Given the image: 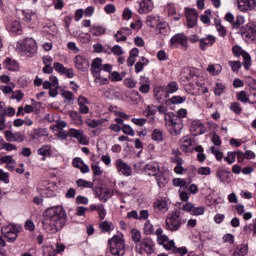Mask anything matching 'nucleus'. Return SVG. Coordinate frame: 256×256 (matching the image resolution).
<instances>
[{
	"label": "nucleus",
	"instance_id": "obj_34",
	"mask_svg": "<svg viewBox=\"0 0 256 256\" xmlns=\"http://www.w3.org/2000/svg\"><path fill=\"white\" fill-rule=\"evenodd\" d=\"M4 67L8 71H19V62L11 58H6L4 61Z\"/></svg>",
	"mask_w": 256,
	"mask_h": 256
},
{
	"label": "nucleus",
	"instance_id": "obj_58",
	"mask_svg": "<svg viewBox=\"0 0 256 256\" xmlns=\"http://www.w3.org/2000/svg\"><path fill=\"white\" fill-rule=\"evenodd\" d=\"M173 186L180 187V188L187 187V181H185V179L183 178H174Z\"/></svg>",
	"mask_w": 256,
	"mask_h": 256
},
{
	"label": "nucleus",
	"instance_id": "obj_41",
	"mask_svg": "<svg viewBox=\"0 0 256 256\" xmlns=\"http://www.w3.org/2000/svg\"><path fill=\"white\" fill-rule=\"evenodd\" d=\"M99 229L103 233H110V231L115 229V226L113 225V222L103 221L99 224Z\"/></svg>",
	"mask_w": 256,
	"mask_h": 256
},
{
	"label": "nucleus",
	"instance_id": "obj_39",
	"mask_svg": "<svg viewBox=\"0 0 256 256\" xmlns=\"http://www.w3.org/2000/svg\"><path fill=\"white\" fill-rule=\"evenodd\" d=\"M249 251V246L247 244H240L234 250L233 256H245Z\"/></svg>",
	"mask_w": 256,
	"mask_h": 256
},
{
	"label": "nucleus",
	"instance_id": "obj_36",
	"mask_svg": "<svg viewBox=\"0 0 256 256\" xmlns=\"http://www.w3.org/2000/svg\"><path fill=\"white\" fill-rule=\"evenodd\" d=\"M101 67H103V60L101 58H95L92 61L90 71L92 74L101 73V71H102Z\"/></svg>",
	"mask_w": 256,
	"mask_h": 256
},
{
	"label": "nucleus",
	"instance_id": "obj_47",
	"mask_svg": "<svg viewBox=\"0 0 256 256\" xmlns=\"http://www.w3.org/2000/svg\"><path fill=\"white\" fill-rule=\"evenodd\" d=\"M131 239L135 245H139L141 241V231L139 229L134 228L131 230Z\"/></svg>",
	"mask_w": 256,
	"mask_h": 256
},
{
	"label": "nucleus",
	"instance_id": "obj_6",
	"mask_svg": "<svg viewBox=\"0 0 256 256\" xmlns=\"http://www.w3.org/2000/svg\"><path fill=\"white\" fill-rule=\"evenodd\" d=\"M2 235L9 243L17 240L19 233H21V226L17 224H8L1 229Z\"/></svg>",
	"mask_w": 256,
	"mask_h": 256
},
{
	"label": "nucleus",
	"instance_id": "obj_27",
	"mask_svg": "<svg viewBox=\"0 0 256 256\" xmlns=\"http://www.w3.org/2000/svg\"><path fill=\"white\" fill-rule=\"evenodd\" d=\"M157 35L160 37H167L169 33H171V28H169V24L165 21L160 22L156 27Z\"/></svg>",
	"mask_w": 256,
	"mask_h": 256
},
{
	"label": "nucleus",
	"instance_id": "obj_10",
	"mask_svg": "<svg viewBox=\"0 0 256 256\" xmlns=\"http://www.w3.org/2000/svg\"><path fill=\"white\" fill-rule=\"evenodd\" d=\"M170 45L171 47H181L183 51H187V49H189V42L187 40V36H185V34L183 33H178L174 35L170 39Z\"/></svg>",
	"mask_w": 256,
	"mask_h": 256
},
{
	"label": "nucleus",
	"instance_id": "obj_7",
	"mask_svg": "<svg viewBox=\"0 0 256 256\" xmlns=\"http://www.w3.org/2000/svg\"><path fill=\"white\" fill-rule=\"evenodd\" d=\"M143 171L149 175V177H155L158 173H167L168 169L160 162L150 161L144 166Z\"/></svg>",
	"mask_w": 256,
	"mask_h": 256
},
{
	"label": "nucleus",
	"instance_id": "obj_23",
	"mask_svg": "<svg viewBox=\"0 0 256 256\" xmlns=\"http://www.w3.org/2000/svg\"><path fill=\"white\" fill-rule=\"evenodd\" d=\"M216 177L220 183H231V173L223 168H218L216 171Z\"/></svg>",
	"mask_w": 256,
	"mask_h": 256
},
{
	"label": "nucleus",
	"instance_id": "obj_3",
	"mask_svg": "<svg viewBox=\"0 0 256 256\" xmlns=\"http://www.w3.org/2000/svg\"><path fill=\"white\" fill-rule=\"evenodd\" d=\"M109 249L111 255L114 256H123L125 255V240L123 235H114L109 240Z\"/></svg>",
	"mask_w": 256,
	"mask_h": 256
},
{
	"label": "nucleus",
	"instance_id": "obj_61",
	"mask_svg": "<svg viewBox=\"0 0 256 256\" xmlns=\"http://www.w3.org/2000/svg\"><path fill=\"white\" fill-rule=\"evenodd\" d=\"M78 39H80L82 43H89V41H91V35H89V33L80 32L78 34Z\"/></svg>",
	"mask_w": 256,
	"mask_h": 256
},
{
	"label": "nucleus",
	"instance_id": "obj_46",
	"mask_svg": "<svg viewBox=\"0 0 256 256\" xmlns=\"http://www.w3.org/2000/svg\"><path fill=\"white\" fill-rule=\"evenodd\" d=\"M164 89L166 90V93L170 95L179 91V85L177 82H170L167 84V86H164Z\"/></svg>",
	"mask_w": 256,
	"mask_h": 256
},
{
	"label": "nucleus",
	"instance_id": "obj_53",
	"mask_svg": "<svg viewBox=\"0 0 256 256\" xmlns=\"http://www.w3.org/2000/svg\"><path fill=\"white\" fill-rule=\"evenodd\" d=\"M237 100L241 101V103H251V99L249 98V95H247V92L241 91L237 94Z\"/></svg>",
	"mask_w": 256,
	"mask_h": 256
},
{
	"label": "nucleus",
	"instance_id": "obj_54",
	"mask_svg": "<svg viewBox=\"0 0 256 256\" xmlns=\"http://www.w3.org/2000/svg\"><path fill=\"white\" fill-rule=\"evenodd\" d=\"M230 111L236 115H240V113L243 111V108H241V104H239V102H232L230 104Z\"/></svg>",
	"mask_w": 256,
	"mask_h": 256
},
{
	"label": "nucleus",
	"instance_id": "obj_19",
	"mask_svg": "<svg viewBox=\"0 0 256 256\" xmlns=\"http://www.w3.org/2000/svg\"><path fill=\"white\" fill-rule=\"evenodd\" d=\"M155 9V4L151 0H142L139 3L138 13L140 15H145L147 13H151Z\"/></svg>",
	"mask_w": 256,
	"mask_h": 256
},
{
	"label": "nucleus",
	"instance_id": "obj_64",
	"mask_svg": "<svg viewBox=\"0 0 256 256\" xmlns=\"http://www.w3.org/2000/svg\"><path fill=\"white\" fill-rule=\"evenodd\" d=\"M198 175L201 176H208L211 175V168L210 167H200L197 170Z\"/></svg>",
	"mask_w": 256,
	"mask_h": 256
},
{
	"label": "nucleus",
	"instance_id": "obj_59",
	"mask_svg": "<svg viewBox=\"0 0 256 256\" xmlns=\"http://www.w3.org/2000/svg\"><path fill=\"white\" fill-rule=\"evenodd\" d=\"M43 255L44 256H53V255H57V252L53 246H46V247H44Z\"/></svg>",
	"mask_w": 256,
	"mask_h": 256
},
{
	"label": "nucleus",
	"instance_id": "obj_62",
	"mask_svg": "<svg viewBox=\"0 0 256 256\" xmlns=\"http://www.w3.org/2000/svg\"><path fill=\"white\" fill-rule=\"evenodd\" d=\"M228 64L234 73H237L241 69V61H229Z\"/></svg>",
	"mask_w": 256,
	"mask_h": 256
},
{
	"label": "nucleus",
	"instance_id": "obj_60",
	"mask_svg": "<svg viewBox=\"0 0 256 256\" xmlns=\"http://www.w3.org/2000/svg\"><path fill=\"white\" fill-rule=\"evenodd\" d=\"M211 10H206L205 13L201 16L200 20L204 24H209L211 23Z\"/></svg>",
	"mask_w": 256,
	"mask_h": 256
},
{
	"label": "nucleus",
	"instance_id": "obj_26",
	"mask_svg": "<svg viewBox=\"0 0 256 256\" xmlns=\"http://www.w3.org/2000/svg\"><path fill=\"white\" fill-rule=\"evenodd\" d=\"M78 106H79V113H82L83 115H87L89 113V106L91 102H89V99L85 96H79L78 97Z\"/></svg>",
	"mask_w": 256,
	"mask_h": 256
},
{
	"label": "nucleus",
	"instance_id": "obj_48",
	"mask_svg": "<svg viewBox=\"0 0 256 256\" xmlns=\"http://www.w3.org/2000/svg\"><path fill=\"white\" fill-rule=\"evenodd\" d=\"M152 140L156 141V143H161V141H163V130L154 129L152 132Z\"/></svg>",
	"mask_w": 256,
	"mask_h": 256
},
{
	"label": "nucleus",
	"instance_id": "obj_4",
	"mask_svg": "<svg viewBox=\"0 0 256 256\" xmlns=\"http://www.w3.org/2000/svg\"><path fill=\"white\" fill-rule=\"evenodd\" d=\"M135 250L140 255H143V253L153 255V253H155V241H153L151 237H145L140 243L135 245Z\"/></svg>",
	"mask_w": 256,
	"mask_h": 256
},
{
	"label": "nucleus",
	"instance_id": "obj_55",
	"mask_svg": "<svg viewBox=\"0 0 256 256\" xmlns=\"http://www.w3.org/2000/svg\"><path fill=\"white\" fill-rule=\"evenodd\" d=\"M91 169H92V173H93V175H95V177H99V176L103 175V170H101L99 163H92Z\"/></svg>",
	"mask_w": 256,
	"mask_h": 256
},
{
	"label": "nucleus",
	"instance_id": "obj_51",
	"mask_svg": "<svg viewBox=\"0 0 256 256\" xmlns=\"http://www.w3.org/2000/svg\"><path fill=\"white\" fill-rule=\"evenodd\" d=\"M124 77H125V72L119 73L117 71H114V72L110 73V75H109V79H111L114 82L123 81Z\"/></svg>",
	"mask_w": 256,
	"mask_h": 256
},
{
	"label": "nucleus",
	"instance_id": "obj_1",
	"mask_svg": "<svg viewBox=\"0 0 256 256\" xmlns=\"http://www.w3.org/2000/svg\"><path fill=\"white\" fill-rule=\"evenodd\" d=\"M43 229L49 233H57L67 225V212L61 206L47 208L43 213Z\"/></svg>",
	"mask_w": 256,
	"mask_h": 256
},
{
	"label": "nucleus",
	"instance_id": "obj_50",
	"mask_svg": "<svg viewBox=\"0 0 256 256\" xmlns=\"http://www.w3.org/2000/svg\"><path fill=\"white\" fill-rule=\"evenodd\" d=\"M77 187H82L84 189H93V182H89L85 179H78L76 181Z\"/></svg>",
	"mask_w": 256,
	"mask_h": 256
},
{
	"label": "nucleus",
	"instance_id": "obj_21",
	"mask_svg": "<svg viewBox=\"0 0 256 256\" xmlns=\"http://www.w3.org/2000/svg\"><path fill=\"white\" fill-rule=\"evenodd\" d=\"M156 213H167L169 211V202L166 199H158L153 204Z\"/></svg>",
	"mask_w": 256,
	"mask_h": 256
},
{
	"label": "nucleus",
	"instance_id": "obj_25",
	"mask_svg": "<svg viewBox=\"0 0 256 256\" xmlns=\"http://www.w3.org/2000/svg\"><path fill=\"white\" fill-rule=\"evenodd\" d=\"M217 38L213 35H207L205 38L199 40L201 51H205L207 47H213Z\"/></svg>",
	"mask_w": 256,
	"mask_h": 256
},
{
	"label": "nucleus",
	"instance_id": "obj_33",
	"mask_svg": "<svg viewBox=\"0 0 256 256\" xmlns=\"http://www.w3.org/2000/svg\"><path fill=\"white\" fill-rule=\"evenodd\" d=\"M157 182L158 187L163 189L167 183H169V179L167 178V172H159L157 175L154 176Z\"/></svg>",
	"mask_w": 256,
	"mask_h": 256
},
{
	"label": "nucleus",
	"instance_id": "obj_57",
	"mask_svg": "<svg viewBox=\"0 0 256 256\" xmlns=\"http://www.w3.org/2000/svg\"><path fill=\"white\" fill-rule=\"evenodd\" d=\"M242 57L244 59L243 61L244 69L249 70V67H251V55H249V53L246 52L243 54Z\"/></svg>",
	"mask_w": 256,
	"mask_h": 256
},
{
	"label": "nucleus",
	"instance_id": "obj_32",
	"mask_svg": "<svg viewBox=\"0 0 256 256\" xmlns=\"http://www.w3.org/2000/svg\"><path fill=\"white\" fill-rule=\"evenodd\" d=\"M72 163L73 167H75L76 169H80L81 173H89V166L85 164V162H83L81 158H74Z\"/></svg>",
	"mask_w": 256,
	"mask_h": 256
},
{
	"label": "nucleus",
	"instance_id": "obj_56",
	"mask_svg": "<svg viewBox=\"0 0 256 256\" xmlns=\"http://www.w3.org/2000/svg\"><path fill=\"white\" fill-rule=\"evenodd\" d=\"M122 132L124 135H130V137H135V130L130 125L124 124L122 126Z\"/></svg>",
	"mask_w": 256,
	"mask_h": 256
},
{
	"label": "nucleus",
	"instance_id": "obj_35",
	"mask_svg": "<svg viewBox=\"0 0 256 256\" xmlns=\"http://www.w3.org/2000/svg\"><path fill=\"white\" fill-rule=\"evenodd\" d=\"M161 22V16L159 15H149L146 18V25H148V27H151L152 29H154V27H157V25H159V23Z\"/></svg>",
	"mask_w": 256,
	"mask_h": 256
},
{
	"label": "nucleus",
	"instance_id": "obj_9",
	"mask_svg": "<svg viewBox=\"0 0 256 256\" xmlns=\"http://www.w3.org/2000/svg\"><path fill=\"white\" fill-rule=\"evenodd\" d=\"M37 189L42 197H55L56 186L52 182L44 180L38 184Z\"/></svg>",
	"mask_w": 256,
	"mask_h": 256
},
{
	"label": "nucleus",
	"instance_id": "obj_18",
	"mask_svg": "<svg viewBox=\"0 0 256 256\" xmlns=\"http://www.w3.org/2000/svg\"><path fill=\"white\" fill-rule=\"evenodd\" d=\"M186 19H187V25L190 29L195 27V25H197V19H199V14H197V10L187 8Z\"/></svg>",
	"mask_w": 256,
	"mask_h": 256
},
{
	"label": "nucleus",
	"instance_id": "obj_12",
	"mask_svg": "<svg viewBox=\"0 0 256 256\" xmlns=\"http://www.w3.org/2000/svg\"><path fill=\"white\" fill-rule=\"evenodd\" d=\"M166 127L169 133L172 134L174 137H177V135H181V131H183V123L181 122V120L173 118L166 123Z\"/></svg>",
	"mask_w": 256,
	"mask_h": 256
},
{
	"label": "nucleus",
	"instance_id": "obj_40",
	"mask_svg": "<svg viewBox=\"0 0 256 256\" xmlns=\"http://www.w3.org/2000/svg\"><path fill=\"white\" fill-rule=\"evenodd\" d=\"M69 115H70V118L72 119L74 125H76L77 127H81V125H83V118L81 117L79 112L71 111L69 113Z\"/></svg>",
	"mask_w": 256,
	"mask_h": 256
},
{
	"label": "nucleus",
	"instance_id": "obj_42",
	"mask_svg": "<svg viewBox=\"0 0 256 256\" xmlns=\"http://www.w3.org/2000/svg\"><path fill=\"white\" fill-rule=\"evenodd\" d=\"M92 76L94 77V83L97 85H109V79L101 76V72H96Z\"/></svg>",
	"mask_w": 256,
	"mask_h": 256
},
{
	"label": "nucleus",
	"instance_id": "obj_14",
	"mask_svg": "<svg viewBox=\"0 0 256 256\" xmlns=\"http://www.w3.org/2000/svg\"><path fill=\"white\" fill-rule=\"evenodd\" d=\"M237 7L241 13H249L255 11L256 0H237Z\"/></svg>",
	"mask_w": 256,
	"mask_h": 256
},
{
	"label": "nucleus",
	"instance_id": "obj_15",
	"mask_svg": "<svg viewBox=\"0 0 256 256\" xmlns=\"http://www.w3.org/2000/svg\"><path fill=\"white\" fill-rule=\"evenodd\" d=\"M22 13L24 16V22L30 27H35V25L39 23L37 13L33 12L32 10H23Z\"/></svg>",
	"mask_w": 256,
	"mask_h": 256
},
{
	"label": "nucleus",
	"instance_id": "obj_44",
	"mask_svg": "<svg viewBox=\"0 0 256 256\" xmlns=\"http://www.w3.org/2000/svg\"><path fill=\"white\" fill-rule=\"evenodd\" d=\"M207 71L208 73H210V75H219V73L223 71V67L221 66V64H210L207 67Z\"/></svg>",
	"mask_w": 256,
	"mask_h": 256
},
{
	"label": "nucleus",
	"instance_id": "obj_11",
	"mask_svg": "<svg viewBox=\"0 0 256 256\" xmlns=\"http://www.w3.org/2000/svg\"><path fill=\"white\" fill-rule=\"evenodd\" d=\"M117 173L124 175V177H131L133 175V168L127 164L123 159H117L115 162Z\"/></svg>",
	"mask_w": 256,
	"mask_h": 256
},
{
	"label": "nucleus",
	"instance_id": "obj_5",
	"mask_svg": "<svg viewBox=\"0 0 256 256\" xmlns=\"http://www.w3.org/2000/svg\"><path fill=\"white\" fill-rule=\"evenodd\" d=\"M188 75H184L185 79L192 85L193 90H199L202 85H205V79L199 75V70L190 69L187 70Z\"/></svg>",
	"mask_w": 256,
	"mask_h": 256
},
{
	"label": "nucleus",
	"instance_id": "obj_63",
	"mask_svg": "<svg viewBox=\"0 0 256 256\" xmlns=\"http://www.w3.org/2000/svg\"><path fill=\"white\" fill-rule=\"evenodd\" d=\"M111 52L113 53V55H116L117 57H121V55H123L124 53L123 48L119 45H114L111 48Z\"/></svg>",
	"mask_w": 256,
	"mask_h": 256
},
{
	"label": "nucleus",
	"instance_id": "obj_28",
	"mask_svg": "<svg viewBox=\"0 0 256 256\" xmlns=\"http://www.w3.org/2000/svg\"><path fill=\"white\" fill-rule=\"evenodd\" d=\"M131 33H132L131 28L123 27L117 31L114 37L117 43H119L121 41H127V35H131Z\"/></svg>",
	"mask_w": 256,
	"mask_h": 256
},
{
	"label": "nucleus",
	"instance_id": "obj_22",
	"mask_svg": "<svg viewBox=\"0 0 256 256\" xmlns=\"http://www.w3.org/2000/svg\"><path fill=\"white\" fill-rule=\"evenodd\" d=\"M139 91L140 93L147 94L151 91V80L147 76H140L139 78Z\"/></svg>",
	"mask_w": 256,
	"mask_h": 256
},
{
	"label": "nucleus",
	"instance_id": "obj_16",
	"mask_svg": "<svg viewBox=\"0 0 256 256\" xmlns=\"http://www.w3.org/2000/svg\"><path fill=\"white\" fill-rule=\"evenodd\" d=\"M6 141L13 142L15 141L16 143H23L25 139V134L23 132H16L13 133L11 130H7L4 133Z\"/></svg>",
	"mask_w": 256,
	"mask_h": 256
},
{
	"label": "nucleus",
	"instance_id": "obj_20",
	"mask_svg": "<svg viewBox=\"0 0 256 256\" xmlns=\"http://www.w3.org/2000/svg\"><path fill=\"white\" fill-rule=\"evenodd\" d=\"M190 131L193 135H203L206 131L207 128L205 127V124H203L199 120H194L192 121V124L190 126Z\"/></svg>",
	"mask_w": 256,
	"mask_h": 256
},
{
	"label": "nucleus",
	"instance_id": "obj_30",
	"mask_svg": "<svg viewBox=\"0 0 256 256\" xmlns=\"http://www.w3.org/2000/svg\"><path fill=\"white\" fill-rule=\"evenodd\" d=\"M154 97L157 101H163V99L169 98L167 94V90H165V86H157L154 88Z\"/></svg>",
	"mask_w": 256,
	"mask_h": 256
},
{
	"label": "nucleus",
	"instance_id": "obj_24",
	"mask_svg": "<svg viewBox=\"0 0 256 256\" xmlns=\"http://www.w3.org/2000/svg\"><path fill=\"white\" fill-rule=\"evenodd\" d=\"M74 62L76 69L79 71H87L89 69V62L87 59H85V57L81 55H77L74 59Z\"/></svg>",
	"mask_w": 256,
	"mask_h": 256
},
{
	"label": "nucleus",
	"instance_id": "obj_45",
	"mask_svg": "<svg viewBox=\"0 0 256 256\" xmlns=\"http://www.w3.org/2000/svg\"><path fill=\"white\" fill-rule=\"evenodd\" d=\"M105 31H107V30L103 26H91L90 27V33H92V35H94V37H99L101 35H105Z\"/></svg>",
	"mask_w": 256,
	"mask_h": 256
},
{
	"label": "nucleus",
	"instance_id": "obj_8",
	"mask_svg": "<svg viewBox=\"0 0 256 256\" xmlns=\"http://www.w3.org/2000/svg\"><path fill=\"white\" fill-rule=\"evenodd\" d=\"M165 228L172 232L179 231V229H181V217L179 216L178 211L168 214L165 220Z\"/></svg>",
	"mask_w": 256,
	"mask_h": 256
},
{
	"label": "nucleus",
	"instance_id": "obj_43",
	"mask_svg": "<svg viewBox=\"0 0 256 256\" xmlns=\"http://www.w3.org/2000/svg\"><path fill=\"white\" fill-rule=\"evenodd\" d=\"M147 65H149V60L142 57L140 61L135 64V73H141V71H143Z\"/></svg>",
	"mask_w": 256,
	"mask_h": 256
},
{
	"label": "nucleus",
	"instance_id": "obj_17",
	"mask_svg": "<svg viewBox=\"0 0 256 256\" xmlns=\"http://www.w3.org/2000/svg\"><path fill=\"white\" fill-rule=\"evenodd\" d=\"M179 147L180 151H183V153H191V151H193V140H191L189 136H183L179 140Z\"/></svg>",
	"mask_w": 256,
	"mask_h": 256
},
{
	"label": "nucleus",
	"instance_id": "obj_13",
	"mask_svg": "<svg viewBox=\"0 0 256 256\" xmlns=\"http://www.w3.org/2000/svg\"><path fill=\"white\" fill-rule=\"evenodd\" d=\"M68 136L77 139L78 143L81 145H89V139L85 136V132L82 129L70 128L68 131Z\"/></svg>",
	"mask_w": 256,
	"mask_h": 256
},
{
	"label": "nucleus",
	"instance_id": "obj_29",
	"mask_svg": "<svg viewBox=\"0 0 256 256\" xmlns=\"http://www.w3.org/2000/svg\"><path fill=\"white\" fill-rule=\"evenodd\" d=\"M7 29L10 33H13V35H21L23 31L21 22H19L18 20H14L10 24H8Z\"/></svg>",
	"mask_w": 256,
	"mask_h": 256
},
{
	"label": "nucleus",
	"instance_id": "obj_2",
	"mask_svg": "<svg viewBox=\"0 0 256 256\" xmlns=\"http://www.w3.org/2000/svg\"><path fill=\"white\" fill-rule=\"evenodd\" d=\"M37 41L33 38H25L17 42L16 50L20 55L25 57H33L37 53Z\"/></svg>",
	"mask_w": 256,
	"mask_h": 256
},
{
	"label": "nucleus",
	"instance_id": "obj_49",
	"mask_svg": "<svg viewBox=\"0 0 256 256\" xmlns=\"http://www.w3.org/2000/svg\"><path fill=\"white\" fill-rule=\"evenodd\" d=\"M143 232L144 235H153L155 233V228L153 227V224H151V221L147 220L144 223Z\"/></svg>",
	"mask_w": 256,
	"mask_h": 256
},
{
	"label": "nucleus",
	"instance_id": "obj_38",
	"mask_svg": "<svg viewBox=\"0 0 256 256\" xmlns=\"http://www.w3.org/2000/svg\"><path fill=\"white\" fill-rule=\"evenodd\" d=\"M105 121L107 120L106 119L95 120V119L88 118L86 119L85 123L88 127H91V129H97L103 126V123H105Z\"/></svg>",
	"mask_w": 256,
	"mask_h": 256
},
{
	"label": "nucleus",
	"instance_id": "obj_52",
	"mask_svg": "<svg viewBox=\"0 0 256 256\" xmlns=\"http://www.w3.org/2000/svg\"><path fill=\"white\" fill-rule=\"evenodd\" d=\"M224 161L228 163V165H233L235 161H237V153L236 152H228L227 156L224 158Z\"/></svg>",
	"mask_w": 256,
	"mask_h": 256
},
{
	"label": "nucleus",
	"instance_id": "obj_31",
	"mask_svg": "<svg viewBox=\"0 0 256 256\" xmlns=\"http://www.w3.org/2000/svg\"><path fill=\"white\" fill-rule=\"evenodd\" d=\"M50 85L52 86L51 90L49 91L50 97H57L59 95V79L56 76H50Z\"/></svg>",
	"mask_w": 256,
	"mask_h": 256
},
{
	"label": "nucleus",
	"instance_id": "obj_37",
	"mask_svg": "<svg viewBox=\"0 0 256 256\" xmlns=\"http://www.w3.org/2000/svg\"><path fill=\"white\" fill-rule=\"evenodd\" d=\"M37 154L41 155V157H51L53 155V148H51V145H43L37 150Z\"/></svg>",
	"mask_w": 256,
	"mask_h": 256
}]
</instances>
